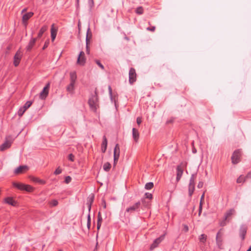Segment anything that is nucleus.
I'll return each instance as SVG.
<instances>
[{"label": "nucleus", "instance_id": "1", "mask_svg": "<svg viewBox=\"0 0 251 251\" xmlns=\"http://www.w3.org/2000/svg\"><path fill=\"white\" fill-rule=\"evenodd\" d=\"M88 103L91 109L96 112L97 108L99 107L98 96L96 91H95V94L92 95L89 98Z\"/></svg>", "mask_w": 251, "mask_h": 251}, {"label": "nucleus", "instance_id": "2", "mask_svg": "<svg viewBox=\"0 0 251 251\" xmlns=\"http://www.w3.org/2000/svg\"><path fill=\"white\" fill-rule=\"evenodd\" d=\"M141 205L140 201H138L135 203H134L133 205L129 206V207L126 209V210L125 213V215H126V214L128 215H130L135 212H139L140 211V207Z\"/></svg>", "mask_w": 251, "mask_h": 251}, {"label": "nucleus", "instance_id": "3", "mask_svg": "<svg viewBox=\"0 0 251 251\" xmlns=\"http://www.w3.org/2000/svg\"><path fill=\"white\" fill-rule=\"evenodd\" d=\"M196 174H192L190 179L188 186V193L190 197H191L195 190V180L196 178Z\"/></svg>", "mask_w": 251, "mask_h": 251}, {"label": "nucleus", "instance_id": "4", "mask_svg": "<svg viewBox=\"0 0 251 251\" xmlns=\"http://www.w3.org/2000/svg\"><path fill=\"white\" fill-rule=\"evenodd\" d=\"M242 155V151L240 149L236 150L233 153L231 156L232 163L236 164L239 163L241 161V156Z\"/></svg>", "mask_w": 251, "mask_h": 251}, {"label": "nucleus", "instance_id": "5", "mask_svg": "<svg viewBox=\"0 0 251 251\" xmlns=\"http://www.w3.org/2000/svg\"><path fill=\"white\" fill-rule=\"evenodd\" d=\"M13 186L21 190H25L28 192H32L33 190V187L29 185H26L23 183L14 182Z\"/></svg>", "mask_w": 251, "mask_h": 251}, {"label": "nucleus", "instance_id": "6", "mask_svg": "<svg viewBox=\"0 0 251 251\" xmlns=\"http://www.w3.org/2000/svg\"><path fill=\"white\" fill-rule=\"evenodd\" d=\"M136 76L135 70L131 68L129 71V82L130 84H133L136 81Z\"/></svg>", "mask_w": 251, "mask_h": 251}, {"label": "nucleus", "instance_id": "7", "mask_svg": "<svg viewBox=\"0 0 251 251\" xmlns=\"http://www.w3.org/2000/svg\"><path fill=\"white\" fill-rule=\"evenodd\" d=\"M22 55H23L22 52L19 49L18 50H17V51L16 52V53H15V54L14 56L13 64L15 67H17L19 65V64L20 62L21 59L22 58Z\"/></svg>", "mask_w": 251, "mask_h": 251}, {"label": "nucleus", "instance_id": "8", "mask_svg": "<svg viewBox=\"0 0 251 251\" xmlns=\"http://www.w3.org/2000/svg\"><path fill=\"white\" fill-rule=\"evenodd\" d=\"M165 236V234H163L158 238L155 239L153 241L152 244L151 245L150 250H153L155 248H156L158 245L164 239Z\"/></svg>", "mask_w": 251, "mask_h": 251}, {"label": "nucleus", "instance_id": "9", "mask_svg": "<svg viewBox=\"0 0 251 251\" xmlns=\"http://www.w3.org/2000/svg\"><path fill=\"white\" fill-rule=\"evenodd\" d=\"M33 15L34 13L32 12H29L23 14L22 17V23L25 27H26L28 24V20L31 18Z\"/></svg>", "mask_w": 251, "mask_h": 251}, {"label": "nucleus", "instance_id": "10", "mask_svg": "<svg viewBox=\"0 0 251 251\" xmlns=\"http://www.w3.org/2000/svg\"><path fill=\"white\" fill-rule=\"evenodd\" d=\"M120 153V149L119 144H117L114 149V164L117 163L118 161Z\"/></svg>", "mask_w": 251, "mask_h": 251}, {"label": "nucleus", "instance_id": "11", "mask_svg": "<svg viewBox=\"0 0 251 251\" xmlns=\"http://www.w3.org/2000/svg\"><path fill=\"white\" fill-rule=\"evenodd\" d=\"M50 86V82L48 83L44 87L42 91L40 93V98L42 100L45 99L49 94V89Z\"/></svg>", "mask_w": 251, "mask_h": 251}, {"label": "nucleus", "instance_id": "12", "mask_svg": "<svg viewBox=\"0 0 251 251\" xmlns=\"http://www.w3.org/2000/svg\"><path fill=\"white\" fill-rule=\"evenodd\" d=\"M247 226L245 225H242L240 226L239 229V236L242 240H244L245 238V236L247 233Z\"/></svg>", "mask_w": 251, "mask_h": 251}, {"label": "nucleus", "instance_id": "13", "mask_svg": "<svg viewBox=\"0 0 251 251\" xmlns=\"http://www.w3.org/2000/svg\"><path fill=\"white\" fill-rule=\"evenodd\" d=\"M86 61V59L84 57V52L83 51H81L77 57V63L81 66H83Z\"/></svg>", "mask_w": 251, "mask_h": 251}, {"label": "nucleus", "instance_id": "14", "mask_svg": "<svg viewBox=\"0 0 251 251\" xmlns=\"http://www.w3.org/2000/svg\"><path fill=\"white\" fill-rule=\"evenodd\" d=\"M183 173V169L182 167L180 165H178L176 167V180L177 182H178Z\"/></svg>", "mask_w": 251, "mask_h": 251}, {"label": "nucleus", "instance_id": "15", "mask_svg": "<svg viewBox=\"0 0 251 251\" xmlns=\"http://www.w3.org/2000/svg\"><path fill=\"white\" fill-rule=\"evenodd\" d=\"M37 38H31L30 41L29 42L28 45L25 48L26 50L27 51H30L32 49V48L35 45L36 43Z\"/></svg>", "mask_w": 251, "mask_h": 251}, {"label": "nucleus", "instance_id": "16", "mask_svg": "<svg viewBox=\"0 0 251 251\" xmlns=\"http://www.w3.org/2000/svg\"><path fill=\"white\" fill-rule=\"evenodd\" d=\"M94 194H91V195H90L89 196V197L87 198V204L88 205L89 212H90V210L91 209V206L94 201Z\"/></svg>", "mask_w": 251, "mask_h": 251}, {"label": "nucleus", "instance_id": "17", "mask_svg": "<svg viewBox=\"0 0 251 251\" xmlns=\"http://www.w3.org/2000/svg\"><path fill=\"white\" fill-rule=\"evenodd\" d=\"M222 234L220 232V231H218L216 235V243L217 245L218 246L219 248L221 249V246L222 245Z\"/></svg>", "mask_w": 251, "mask_h": 251}, {"label": "nucleus", "instance_id": "18", "mask_svg": "<svg viewBox=\"0 0 251 251\" xmlns=\"http://www.w3.org/2000/svg\"><path fill=\"white\" fill-rule=\"evenodd\" d=\"M11 145V142L8 140H6L0 146V150L1 151H3L5 150L10 148Z\"/></svg>", "mask_w": 251, "mask_h": 251}, {"label": "nucleus", "instance_id": "19", "mask_svg": "<svg viewBox=\"0 0 251 251\" xmlns=\"http://www.w3.org/2000/svg\"><path fill=\"white\" fill-rule=\"evenodd\" d=\"M107 140L106 138V136L104 135L103 136V140L101 144V151L102 153H104L106 151V150L107 149Z\"/></svg>", "mask_w": 251, "mask_h": 251}, {"label": "nucleus", "instance_id": "20", "mask_svg": "<svg viewBox=\"0 0 251 251\" xmlns=\"http://www.w3.org/2000/svg\"><path fill=\"white\" fill-rule=\"evenodd\" d=\"M249 177H251V172L249 173L245 177H244L242 176H240L237 179L236 182L238 183L244 182L246 180V179Z\"/></svg>", "mask_w": 251, "mask_h": 251}, {"label": "nucleus", "instance_id": "21", "mask_svg": "<svg viewBox=\"0 0 251 251\" xmlns=\"http://www.w3.org/2000/svg\"><path fill=\"white\" fill-rule=\"evenodd\" d=\"M132 137L135 142H137L139 138V133L137 129L133 128L132 130Z\"/></svg>", "mask_w": 251, "mask_h": 251}, {"label": "nucleus", "instance_id": "22", "mask_svg": "<svg viewBox=\"0 0 251 251\" xmlns=\"http://www.w3.org/2000/svg\"><path fill=\"white\" fill-rule=\"evenodd\" d=\"M26 169H27V166H20L14 170V173L16 174H21Z\"/></svg>", "mask_w": 251, "mask_h": 251}, {"label": "nucleus", "instance_id": "23", "mask_svg": "<svg viewBox=\"0 0 251 251\" xmlns=\"http://www.w3.org/2000/svg\"><path fill=\"white\" fill-rule=\"evenodd\" d=\"M92 37V33L90 31V28L88 27L87 30V34L86 37V48H88V43L89 42V40Z\"/></svg>", "mask_w": 251, "mask_h": 251}, {"label": "nucleus", "instance_id": "24", "mask_svg": "<svg viewBox=\"0 0 251 251\" xmlns=\"http://www.w3.org/2000/svg\"><path fill=\"white\" fill-rule=\"evenodd\" d=\"M57 29L54 28V24H52L51 28V40L53 41L56 36Z\"/></svg>", "mask_w": 251, "mask_h": 251}, {"label": "nucleus", "instance_id": "25", "mask_svg": "<svg viewBox=\"0 0 251 251\" xmlns=\"http://www.w3.org/2000/svg\"><path fill=\"white\" fill-rule=\"evenodd\" d=\"M75 83L70 82V83L67 86V91L70 93L73 94L75 89Z\"/></svg>", "mask_w": 251, "mask_h": 251}, {"label": "nucleus", "instance_id": "26", "mask_svg": "<svg viewBox=\"0 0 251 251\" xmlns=\"http://www.w3.org/2000/svg\"><path fill=\"white\" fill-rule=\"evenodd\" d=\"M70 82L75 83V81L76 80L77 76L75 72H71L70 73Z\"/></svg>", "mask_w": 251, "mask_h": 251}, {"label": "nucleus", "instance_id": "27", "mask_svg": "<svg viewBox=\"0 0 251 251\" xmlns=\"http://www.w3.org/2000/svg\"><path fill=\"white\" fill-rule=\"evenodd\" d=\"M5 202L8 203L9 205L15 206L16 205V202L13 200L12 198L7 197L4 200Z\"/></svg>", "mask_w": 251, "mask_h": 251}, {"label": "nucleus", "instance_id": "28", "mask_svg": "<svg viewBox=\"0 0 251 251\" xmlns=\"http://www.w3.org/2000/svg\"><path fill=\"white\" fill-rule=\"evenodd\" d=\"M48 28L47 26L44 25L41 27V28L40 29V31L38 34L37 38H40L42 37L43 34L47 30Z\"/></svg>", "mask_w": 251, "mask_h": 251}, {"label": "nucleus", "instance_id": "29", "mask_svg": "<svg viewBox=\"0 0 251 251\" xmlns=\"http://www.w3.org/2000/svg\"><path fill=\"white\" fill-rule=\"evenodd\" d=\"M235 212V210L233 209H231L230 210H229L228 211H227L225 215V220H227V219L230 216H231Z\"/></svg>", "mask_w": 251, "mask_h": 251}, {"label": "nucleus", "instance_id": "30", "mask_svg": "<svg viewBox=\"0 0 251 251\" xmlns=\"http://www.w3.org/2000/svg\"><path fill=\"white\" fill-rule=\"evenodd\" d=\"M31 180L35 182L39 183L40 184H44L45 183V181L42 179H41L38 177H33L31 178Z\"/></svg>", "mask_w": 251, "mask_h": 251}, {"label": "nucleus", "instance_id": "31", "mask_svg": "<svg viewBox=\"0 0 251 251\" xmlns=\"http://www.w3.org/2000/svg\"><path fill=\"white\" fill-rule=\"evenodd\" d=\"M102 217L100 215V212H99L98 222H97V229L99 230L101 226V223L102 222Z\"/></svg>", "mask_w": 251, "mask_h": 251}, {"label": "nucleus", "instance_id": "32", "mask_svg": "<svg viewBox=\"0 0 251 251\" xmlns=\"http://www.w3.org/2000/svg\"><path fill=\"white\" fill-rule=\"evenodd\" d=\"M103 168L105 171L108 172L111 168V164L109 162H106L104 164Z\"/></svg>", "mask_w": 251, "mask_h": 251}, {"label": "nucleus", "instance_id": "33", "mask_svg": "<svg viewBox=\"0 0 251 251\" xmlns=\"http://www.w3.org/2000/svg\"><path fill=\"white\" fill-rule=\"evenodd\" d=\"M153 187V183L151 182H148L145 186V188L147 190H150Z\"/></svg>", "mask_w": 251, "mask_h": 251}, {"label": "nucleus", "instance_id": "34", "mask_svg": "<svg viewBox=\"0 0 251 251\" xmlns=\"http://www.w3.org/2000/svg\"><path fill=\"white\" fill-rule=\"evenodd\" d=\"M144 10L142 7L139 6L136 8L135 10V12L136 14L139 15H141L143 13Z\"/></svg>", "mask_w": 251, "mask_h": 251}, {"label": "nucleus", "instance_id": "35", "mask_svg": "<svg viewBox=\"0 0 251 251\" xmlns=\"http://www.w3.org/2000/svg\"><path fill=\"white\" fill-rule=\"evenodd\" d=\"M199 240L201 242L203 243H205L206 240V235L204 234H201L200 236Z\"/></svg>", "mask_w": 251, "mask_h": 251}, {"label": "nucleus", "instance_id": "36", "mask_svg": "<svg viewBox=\"0 0 251 251\" xmlns=\"http://www.w3.org/2000/svg\"><path fill=\"white\" fill-rule=\"evenodd\" d=\"M91 226V217L90 212H89L87 215V226L88 229H90Z\"/></svg>", "mask_w": 251, "mask_h": 251}, {"label": "nucleus", "instance_id": "37", "mask_svg": "<svg viewBox=\"0 0 251 251\" xmlns=\"http://www.w3.org/2000/svg\"><path fill=\"white\" fill-rule=\"evenodd\" d=\"M32 103V102L31 101H26V103L23 106V108L25 109L26 110L31 106Z\"/></svg>", "mask_w": 251, "mask_h": 251}, {"label": "nucleus", "instance_id": "38", "mask_svg": "<svg viewBox=\"0 0 251 251\" xmlns=\"http://www.w3.org/2000/svg\"><path fill=\"white\" fill-rule=\"evenodd\" d=\"M25 111H26V110L25 109L23 108V107H21L18 111V115L20 117H21L22 116H23V115L24 114V113L25 112Z\"/></svg>", "mask_w": 251, "mask_h": 251}, {"label": "nucleus", "instance_id": "39", "mask_svg": "<svg viewBox=\"0 0 251 251\" xmlns=\"http://www.w3.org/2000/svg\"><path fill=\"white\" fill-rule=\"evenodd\" d=\"M58 202L56 200H53L50 202V206H56L58 205Z\"/></svg>", "mask_w": 251, "mask_h": 251}, {"label": "nucleus", "instance_id": "40", "mask_svg": "<svg viewBox=\"0 0 251 251\" xmlns=\"http://www.w3.org/2000/svg\"><path fill=\"white\" fill-rule=\"evenodd\" d=\"M108 89V92H109L110 98L111 100L112 101V100H113L112 90V88H111V86L109 85Z\"/></svg>", "mask_w": 251, "mask_h": 251}, {"label": "nucleus", "instance_id": "41", "mask_svg": "<svg viewBox=\"0 0 251 251\" xmlns=\"http://www.w3.org/2000/svg\"><path fill=\"white\" fill-rule=\"evenodd\" d=\"M95 62L102 70H104V66L100 63V60H96Z\"/></svg>", "mask_w": 251, "mask_h": 251}, {"label": "nucleus", "instance_id": "42", "mask_svg": "<svg viewBox=\"0 0 251 251\" xmlns=\"http://www.w3.org/2000/svg\"><path fill=\"white\" fill-rule=\"evenodd\" d=\"M62 173V170L60 168V167H58L54 172V174L55 175H58Z\"/></svg>", "mask_w": 251, "mask_h": 251}, {"label": "nucleus", "instance_id": "43", "mask_svg": "<svg viewBox=\"0 0 251 251\" xmlns=\"http://www.w3.org/2000/svg\"><path fill=\"white\" fill-rule=\"evenodd\" d=\"M145 198L149 199H151L152 198V195L151 193H146L145 194Z\"/></svg>", "mask_w": 251, "mask_h": 251}, {"label": "nucleus", "instance_id": "44", "mask_svg": "<svg viewBox=\"0 0 251 251\" xmlns=\"http://www.w3.org/2000/svg\"><path fill=\"white\" fill-rule=\"evenodd\" d=\"M75 158V156L72 154L70 153L68 155V159L71 161H74Z\"/></svg>", "mask_w": 251, "mask_h": 251}, {"label": "nucleus", "instance_id": "45", "mask_svg": "<svg viewBox=\"0 0 251 251\" xmlns=\"http://www.w3.org/2000/svg\"><path fill=\"white\" fill-rule=\"evenodd\" d=\"M72 178L70 176H67L65 177V181L66 183H69L71 182Z\"/></svg>", "mask_w": 251, "mask_h": 251}, {"label": "nucleus", "instance_id": "46", "mask_svg": "<svg viewBox=\"0 0 251 251\" xmlns=\"http://www.w3.org/2000/svg\"><path fill=\"white\" fill-rule=\"evenodd\" d=\"M49 41L48 40V41H46L44 44V45L42 48V49L44 50H45L46 48H47L48 46H49Z\"/></svg>", "mask_w": 251, "mask_h": 251}, {"label": "nucleus", "instance_id": "47", "mask_svg": "<svg viewBox=\"0 0 251 251\" xmlns=\"http://www.w3.org/2000/svg\"><path fill=\"white\" fill-rule=\"evenodd\" d=\"M203 182L202 181H199L197 187L198 188H201L203 187Z\"/></svg>", "mask_w": 251, "mask_h": 251}, {"label": "nucleus", "instance_id": "48", "mask_svg": "<svg viewBox=\"0 0 251 251\" xmlns=\"http://www.w3.org/2000/svg\"><path fill=\"white\" fill-rule=\"evenodd\" d=\"M136 122H137V123L138 125H140L141 124V123H142V119L141 118L138 117L137 118V119H136Z\"/></svg>", "mask_w": 251, "mask_h": 251}, {"label": "nucleus", "instance_id": "49", "mask_svg": "<svg viewBox=\"0 0 251 251\" xmlns=\"http://www.w3.org/2000/svg\"><path fill=\"white\" fill-rule=\"evenodd\" d=\"M202 205L201 204L199 205V216H200L201 213V212H202Z\"/></svg>", "mask_w": 251, "mask_h": 251}, {"label": "nucleus", "instance_id": "50", "mask_svg": "<svg viewBox=\"0 0 251 251\" xmlns=\"http://www.w3.org/2000/svg\"><path fill=\"white\" fill-rule=\"evenodd\" d=\"M88 3L89 6L92 7L94 5V0H88Z\"/></svg>", "mask_w": 251, "mask_h": 251}, {"label": "nucleus", "instance_id": "51", "mask_svg": "<svg viewBox=\"0 0 251 251\" xmlns=\"http://www.w3.org/2000/svg\"><path fill=\"white\" fill-rule=\"evenodd\" d=\"M147 29L149 31H154L155 29V27L153 26L151 27H147Z\"/></svg>", "mask_w": 251, "mask_h": 251}, {"label": "nucleus", "instance_id": "52", "mask_svg": "<svg viewBox=\"0 0 251 251\" xmlns=\"http://www.w3.org/2000/svg\"><path fill=\"white\" fill-rule=\"evenodd\" d=\"M226 220H225V218H224V220H223V221H222L220 223V226H226Z\"/></svg>", "mask_w": 251, "mask_h": 251}, {"label": "nucleus", "instance_id": "53", "mask_svg": "<svg viewBox=\"0 0 251 251\" xmlns=\"http://www.w3.org/2000/svg\"><path fill=\"white\" fill-rule=\"evenodd\" d=\"M27 11V8H25L24 9H23L22 11H21V14H24V13L26 11Z\"/></svg>", "mask_w": 251, "mask_h": 251}, {"label": "nucleus", "instance_id": "54", "mask_svg": "<svg viewBox=\"0 0 251 251\" xmlns=\"http://www.w3.org/2000/svg\"><path fill=\"white\" fill-rule=\"evenodd\" d=\"M102 202H103V208H106V202H105V201L104 200H102Z\"/></svg>", "mask_w": 251, "mask_h": 251}, {"label": "nucleus", "instance_id": "55", "mask_svg": "<svg viewBox=\"0 0 251 251\" xmlns=\"http://www.w3.org/2000/svg\"><path fill=\"white\" fill-rule=\"evenodd\" d=\"M203 199H204V194H203V195L201 196V201H202Z\"/></svg>", "mask_w": 251, "mask_h": 251}, {"label": "nucleus", "instance_id": "56", "mask_svg": "<svg viewBox=\"0 0 251 251\" xmlns=\"http://www.w3.org/2000/svg\"><path fill=\"white\" fill-rule=\"evenodd\" d=\"M86 50H86L87 53L88 54H89V50L88 48H86Z\"/></svg>", "mask_w": 251, "mask_h": 251}, {"label": "nucleus", "instance_id": "57", "mask_svg": "<svg viewBox=\"0 0 251 251\" xmlns=\"http://www.w3.org/2000/svg\"><path fill=\"white\" fill-rule=\"evenodd\" d=\"M247 251H251V246L250 247V248Z\"/></svg>", "mask_w": 251, "mask_h": 251}, {"label": "nucleus", "instance_id": "58", "mask_svg": "<svg viewBox=\"0 0 251 251\" xmlns=\"http://www.w3.org/2000/svg\"><path fill=\"white\" fill-rule=\"evenodd\" d=\"M171 122H172V120L168 121L167 122V123L168 124V123H171Z\"/></svg>", "mask_w": 251, "mask_h": 251}, {"label": "nucleus", "instance_id": "59", "mask_svg": "<svg viewBox=\"0 0 251 251\" xmlns=\"http://www.w3.org/2000/svg\"><path fill=\"white\" fill-rule=\"evenodd\" d=\"M201 205L202 206V201H200V205Z\"/></svg>", "mask_w": 251, "mask_h": 251}, {"label": "nucleus", "instance_id": "60", "mask_svg": "<svg viewBox=\"0 0 251 251\" xmlns=\"http://www.w3.org/2000/svg\"><path fill=\"white\" fill-rule=\"evenodd\" d=\"M77 3H78L79 0H76Z\"/></svg>", "mask_w": 251, "mask_h": 251}, {"label": "nucleus", "instance_id": "61", "mask_svg": "<svg viewBox=\"0 0 251 251\" xmlns=\"http://www.w3.org/2000/svg\"><path fill=\"white\" fill-rule=\"evenodd\" d=\"M185 229H187V230H188V227L187 226V227H185Z\"/></svg>", "mask_w": 251, "mask_h": 251}, {"label": "nucleus", "instance_id": "62", "mask_svg": "<svg viewBox=\"0 0 251 251\" xmlns=\"http://www.w3.org/2000/svg\"><path fill=\"white\" fill-rule=\"evenodd\" d=\"M185 229H187V230H188V227L187 226V227H185Z\"/></svg>", "mask_w": 251, "mask_h": 251}, {"label": "nucleus", "instance_id": "63", "mask_svg": "<svg viewBox=\"0 0 251 251\" xmlns=\"http://www.w3.org/2000/svg\"><path fill=\"white\" fill-rule=\"evenodd\" d=\"M58 251H62V250L61 249H59V250H58Z\"/></svg>", "mask_w": 251, "mask_h": 251}]
</instances>
